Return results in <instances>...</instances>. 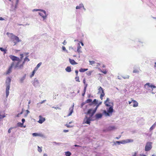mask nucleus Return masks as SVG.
Segmentation results:
<instances>
[{"instance_id":"nucleus-44","label":"nucleus","mask_w":156,"mask_h":156,"mask_svg":"<svg viewBox=\"0 0 156 156\" xmlns=\"http://www.w3.org/2000/svg\"><path fill=\"white\" fill-rule=\"evenodd\" d=\"M62 50L64 51H66L67 52V50L66 49V48L65 46H62Z\"/></svg>"},{"instance_id":"nucleus-43","label":"nucleus","mask_w":156,"mask_h":156,"mask_svg":"<svg viewBox=\"0 0 156 156\" xmlns=\"http://www.w3.org/2000/svg\"><path fill=\"white\" fill-rule=\"evenodd\" d=\"M12 127H11L8 130V133H10L11 132V130L12 129Z\"/></svg>"},{"instance_id":"nucleus-20","label":"nucleus","mask_w":156,"mask_h":156,"mask_svg":"<svg viewBox=\"0 0 156 156\" xmlns=\"http://www.w3.org/2000/svg\"><path fill=\"white\" fill-rule=\"evenodd\" d=\"M11 81V79L9 77H8L6 80V84H9L10 85Z\"/></svg>"},{"instance_id":"nucleus-48","label":"nucleus","mask_w":156,"mask_h":156,"mask_svg":"<svg viewBox=\"0 0 156 156\" xmlns=\"http://www.w3.org/2000/svg\"><path fill=\"white\" fill-rule=\"evenodd\" d=\"M75 72L76 73V76H77L78 75V71L77 70H76L75 71Z\"/></svg>"},{"instance_id":"nucleus-55","label":"nucleus","mask_w":156,"mask_h":156,"mask_svg":"<svg viewBox=\"0 0 156 156\" xmlns=\"http://www.w3.org/2000/svg\"><path fill=\"white\" fill-rule=\"evenodd\" d=\"M26 111L27 112V114H28L30 112L28 110H27Z\"/></svg>"},{"instance_id":"nucleus-39","label":"nucleus","mask_w":156,"mask_h":156,"mask_svg":"<svg viewBox=\"0 0 156 156\" xmlns=\"http://www.w3.org/2000/svg\"><path fill=\"white\" fill-rule=\"evenodd\" d=\"M38 151L39 152H41L42 151L41 148L39 146H38Z\"/></svg>"},{"instance_id":"nucleus-7","label":"nucleus","mask_w":156,"mask_h":156,"mask_svg":"<svg viewBox=\"0 0 156 156\" xmlns=\"http://www.w3.org/2000/svg\"><path fill=\"white\" fill-rule=\"evenodd\" d=\"M98 93H101L100 98L102 100L103 99V97H104L105 95L104 90L101 87H100L98 89Z\"/></svg>"},{"instance_id":"nucleus-64","label":"nucleus","mask_w":156,"mask_h":156,"mask_svg":"<svg viewBox=\"0 0 156 156\" xmlns=\"http://www.w3.org/2000/svg\"><path fill=\"white\" fill-rule=\"evenodd\" d=\"M44 156H47V155L46 154H44Z\"/></svg>"},{"instance_id":"nucleus-34","label":"nucleus","mask_w":156,"mask_h":156,"mask_svg":"<svg viewBox=\"0 0 156 156\" xmlns=\"http://www.w3.org/2000/svg\"><path fill=\"white\" fill-rule=\"evenodd\" d=\"M75 79L76 81L78 82H80V81L79 80V76H76L75 78Z\"/></svg>"},{"instance_id":"nucleus-19","label":"nucleus","mask_w":156,"mask_h":156,"mask_svg":"<svg viewBox=\"0 0 156 156\" xmlns=\"http://www.w3.org/2000/svg\"><path fill=\"white\" fill-rule=\"evenodd\" d=\"M32 135L34 136H43V135L41 133H34L32 134Z\"/></svg>"},{"instance_id":"nucleus-25","label":"nucleus","mask_w":156,"mask_h":156,"mask_svg":"<svg viewBox=\"0 0 156 156\" xmlns=\"http://www.w3.org/2000/svg\"><path fill=\"white\" fill-rule=\"evenodd\" d=\"M39 83L37 80H34L33 82V84L34 86H36L37 84Z\"/></svg>"},{"instance_id":"nucleus-37","label":"nucleus","mask_w":156,"mask_h":156,"mask_svg":"<svg viewBox=\"0 0 156 156\" xmlns=\"http://www.w3.org/2000/svg\"><path fill=\"white\" fill-rule=\"evenodd\" d=\"M35 72H36V71H34V70L33 71L32 74L30 76V77L31 78L33 76H34V74L35 73Z\"/></svg>"},{"instance_id":"nucleus-26","label":"nucleus","mask_w":156,"mask_h":156,"mask_svg":"<svg viewBox=\"0 0 156 156\" xmlns=\"http://www.w3.org/2000/svg\"><path fill=\"white\" fill-rule=\"evenodd\" d=\"M65 154L66 156H70L71 153L69 151H67L65 152Z\"/></svg>"},{"instance_id":"nucleus-14","label":"nucleus","mask_w":156,"mask_h":156,"mask_svg":"<svg viewBox=\"0 0 156 156\" xmlns=\"http://www.w3.org/2000/svg\"><path fill=\"white\" fill-rule=\"evenodd\" d=\"M73 107H74V105H73V106L72 107H71L69 108V111L70 112L68 115V116H69L70 115L72 114V113L73 112Z\"/></svg>"},{"instance_id":"nucleus-51","label":"nucleus","mask_w":156,"mask_h":156,"mask_svg":"<svg viewBox=\"0 0 156 156\" xmlns=\"http://www.w3.org/2000/svg\"><path fill=\"white\" fill-rule=\"evenodd\" d=\"M136 154H137V153H136V152L134 153V154H133L132 156H136Z\"/></svg>"},{"instance_id":"nucleus-50","label":"nucleus","mask_w":156,"mask_h":156,"mask_svg":"<svg viewBox=\"0 0 156 156\" xmlns=\"http://www.w3.org/2000/svg\"><path fill=\"white\" fill-rule=\"evenodd\" d=\"M66 43H67V42L66 41V40H64V41H63V44L64 45H65V44H66Z\"/></svg>"},{"instance_id":"nucleus-24","label":"nucleus","mask_w":156,"mask_h":156,"mask_svg":"<svg viewBox=\"0 0 156 156\" xmlns=\"http://www.w3.org/2000/svg\"><path fill=\"white\" fill-rule=\"evenodd\" d=\"M0 50L4 52V54H5L6 53L7 50L6 49H4L2 47H0Z\"/></svg>"},{"instance_id":"nucleus-45","label":"nucleus","mask_w":156,"mask_h":156,"mask_svg":"<svg viewBox=\"0 0 156 156\" xmlns=\"http://www.w3.org/2000/svg\"><path fill=\"white\" fill-rule=\"evenodd\" d=\"M87 84H86V86H84V92H86V88H87Z\"/></svg>"},{"instance_id":"nucleus-40","label":"nucleus","mask_w":156,"mask_h":156,"mask_svg":"<svg viewBox=\"0 0 156 156\" xmlns=\"http://www.w3.org/2000/svg\"><path fill=\"white\" fill-rule=\"evenodd\" d=\"M83 83L84 84L85 86H86V84H87L86 83V79H85V78L83 79Z\"/></svg>"},{"instance_id":"nucleus-2","label":"nucleus","mask_w":156,"mask_h":156,"mask_svg":"<svg viewBox=\"0 0 156 156\" xmlns=\"http://www.w3.org/2000/svg\"><path fill=\"white\" fill-rule=\"evenodd\" d=\"M6 34L13 41L14 45L16 44L17 43L21 41V40H20L18 37L14 35L12 33L7 32Z\"/></svg>"},{"instance_id":"nucleus-54","label":"nucleus","mask_w":156,"mask_h":156,"mask_svg":"<svg viewBox=\"0 0 156 156\" xmlns=\"http://www.w3.org/2000/svg\"><path fill=\"white\" fill-rule=\"evenodd\" d=\"M46 101V100H44V101H42L41 102H40V103L41 104H42L44 102Z\"/></svg>"},{"instance_id":"nucleus-61","label":"nucleus","mask_w":156,"mask_h":156,"mask_svg":"<svg viewBox=\"0 0 156 156\" xmlns=\"http://www.w3.org/2000/svg\"><path fill=\"white\" fill-rule=\"evenodd\" d=\"M121 136H119V137H115V138L116 139H118L119 138H120V137Z\"/></svg>"},{"instance_id":"nucleus-16","label":"nucleus","mask_w":156,"mask_h":156,"mask_svg":"<svg viewBox=\"0 0 156 156\" xmlns=\"http://www.w3.org/2000/svg\"><path fill=\"white\" fill-rule=\"evenodd\" d=\"M115 129V128L114 126H109L107 129V131H110Z\"/></svg>"},{"instance_id":"nucleus-5","label":"nucleus","mask_w":156,"mask_h":156,"mask_svg":"<svg viewBox=\"0 0 156 156\" xmlns=\"http://www.w3.org/2000/svg\"><path fill=\"white\" fill-rule=\"evenodd\" d=\"M133 141V140L131 139H127L126 140H124L121 141H117L116 142V143H117L119 144H125L127 143L130 142H132Z\"/></svg>"},{"instance_id":"nucleus-3","label":"nucleus","mask_w":156,"mask_h":156,"mask_svg":"<svg viewBox=\"0 0 156 156\" xmlns=\"http://www.w3.org/2000/svg\"><path fill=\"white\" fill-rule=\"evenodd\" d=\"M101 103V102L99 103V104H98L94 110H92L91 109H89L88 110L87 112V114L90 115V117H92L94 115L95 113L98 106Z\"/></svg>"},{"instance_id":"nucleus-31","label":"nucleus","mask_w":156,"mask_h":156,"mask_svg":"<svg viewBox=\"0 0 156 156\" xmlns=\"http://www.w3.org/2000/svg\"><path fill=\"white\" fill-rule=\"evenodd\" d=\"M89 62H90V64L92 65H94V64L96 63L94 61H93L90 60L89 61Z\"/></svg>"},{"instance_id":"nucleus-29","label":"nucleus","mask_w":156,"mask_h":156,"mask_svg":"<svg viewBox=\"0 0 156 156\" xmlns=\"http://www.w3.org/2000/svg\"><path fill=\"white\" fill-rule=\"evenodd\" d=\"M30 61V60L28 58V57L27 56L25 58V59H24V62H23V64H23L25 62H26V61H27V62H28Z\"/></svg>"},{"instance_id":"nucleus-62","label":"nucleus","mask_w":156,"mask_h":156,"mask_svg":"<svg viewBox=\"0 0 156 156\" xmlns=\"http://www.w3.org/2000/svg\"><path fill=\"white\" fill-rule=\"evenodd\" d=\"M81 45L82 46H83V43L82 42H81Z\"/></svg>"},{"instance_id":"nucleus-18","label":"nucleus","mask_w":156,"mask_h":156,"mask_svg":"<svg viewBox=\"0 0 156 156\" xmlns=\"http://www.w3.org/2000/svg\"><path fill=\"white\" fill-rule=\"evenodd\" d=\"M133 102V107H136L138 106V103L135 100H132Z\"/></svg>"},{"instance_id":"nucleus-41","label":"nucleus","mask_w":156,"mask_h":156,"mask_svg":"<svg viewBox=\"0 0 156 156\" xmlns=\"http://www.w3.org/2000/svg\"><path fill=\"white\" fill-rule=\"evenodd\" d=\"M42 63L41 62H40L39 63L37 66V68H38L41 66V65Z\"/></svg>"},{"instance_id":"nucleus-59","label":"nucleus","mask_w":156,"mask_h":156,"mask_svg":"<svg viewBox=\"0 0 156 156\" xmlns=\"http://www.w3.org/2000/svg\"><path fill=\"white\" fill-rule=\"evenodd\" d=\"M96 64H97V66H100V64H99V63H97Z\"/></svg>"},{"instance_id":"nucleus-15","label":"nucleus","mask_w":156,"mask_h":156,"mask_svg":"<svg viewBox=\"0 0 156 156\" xmlns=\"http://www.w3.org/2000/svg\"><path fill=\"white\" fill-rule=\"evenodd\" d=\"M69 60L70 63L72 65H76L77 64L73 59L69 58Z\"/></svg>"},{"instance_id":"nucleus-53","label":"nucleus","mask_w":156,"mask_h":156,"mask_svg":"<svg viewBox=\"0 0 156 156\" xmlns=\"http://www.w3.org/2000/svg\"><path fill=\"white\" fill-rule=\"evenodd\" d=\"M66 126L68 128H69V127H71L69 125H68V124H66Z\"/></svg>"},{"instance_id":"nucleus-12","label":"nucleus","mask_w":156,"mask_h":156,"mask_svg":"<svg viewBox=\"0 0 156 156\" xmlns=\"http://www.w3.org/2000/svg\"><path fill=\"white\" fill-rule=\"evenodd\" d=\"M39 120L38 121V122L40 123L41 124L43 122H44L45 120V118L42 117L41 115H40L39 116Z\"/></svg>"},{"instance_id":"nucleus-58","label":"nucleus","mask_w":156,"mask_h":156,"mask_svg":"<svg viewBox=\"0 0 156 156\" xmlns=\"http://www.w3.org/2000/svg\"><path fill=\"white\" fill-rule=\"evenodd\" d=\"M55 108V109H60V108H59V107H57V108L55 107V108Z\"/></svg>"},{"instance_id":"nucleus-9","label":"nucleus","mask_w":156,"mask_h":156,"mask_svg":"<svg viewBox=\"0 0 156 156\" xmlns=\"http://www.w3.org/2000/svg\"><path fill=\"white\" fill-rule=\"evenodd\" d=\"M41 12L39 13L40 15L42 17L44 20L47 17L46 12L43 10H41Z\"/></svg>"},{"instance_id":"nucleus-4","label":"nucleus","mask_w":156,"mask_h":156,"mask_svg":"<svg viewBox=\"0 0 156 156\" xmlns=\"http://www.w3.org/2000/svg\"><path fill=\"white\" fill-rule=\"evenodd\" d=\"M144 87L145 88L148 90H153V89L154 88H156V87L154 85H152V84H151L150 83H147L144 85Z\"/></svg>"},{"instance_id":"nucleus-6","label":"nucleus","mask_w":156,"mask_h":156,"mask_svg":"<svg viewBox=\"0 0 156 156\" xmlns=\"http://www.w3.org/2000/svg\"><path fill=\"white\" fill-rule=\"evenodd\" d=\"M152 143L150 142H147L145 147V151H149L152 148Z\"/></svg>"},{"instance_id":"nucleus-27","label":"nucleus","mask_w":156,"mask_h":156,"mask_svg":"<svg viewBox=\"0 0 156 156\" xmlns=\"http://www.w3.org/2000/svg\"><path fill=\"white\" fill-rule=\"evenodd\" d=\"M102 115L101 114H97L96 115V117L97 118H100L102 117Z\"/></svg>"},{"instance_id":"nucleus-28","label":"nucleus","mask_w":156,"mask_h":156,"mask_svg":"<svg viewBox=\"0 0 156 156\" xmlns=\"http://www.w3.org/2000/svg\"><path fill=\"white\" fill-rule=\"evenodd\" d=\"M95 104V105L98 104V101L96 99H94L93 102H92L90 104V105Z\"/></svg>"},{"instance_id":"nucleus-30","label":"nucleus","mask_w":156,"mask_h":156,"mask_svg":"<svg viewBox=\"0 0 156 156\" xmlns=\"http://www.w3.org/2000/svg\"><path fill=\"white\" fill-rule=\"evenodd\" d=\"M81 48V46L80 45L78 46L77 51L78 52L80 53L81 52V51H80V49Z\"/></svg>"},{"instance_id":"nucleus-46","label":"nucleus","mask_w":156,"mask_h":156,"mask_svg":"<svg viewBox=\"0 0 156 156\" xmlns=\"http://www.w3.org/2000/svg\"><path fill=\"white\" fill-rule=\"evenodd\" d=\"M25 119H22V123L21 124V125H23V123H24V122H25Z\"/></svg>"},{"instance_id":"nucleus-11","label":"nucleus","mask_w":156,"mask_h":156,"mask_svg":"<svg viewBox=\"0 0 156 156\" xmlns=\"http://www.w3.org/2000/svg\"><path fill=\"white\" fill-rule=\"evenodd\" d=\"M14 63L13 62L11 65V66L8 69V70L6 71V74H8L10 73L12 71V68L14 65Z\"/></svg>"},{"instance_id":"nucleus-57","label":"nucleus","mask_w":156,"mask_h":156,"mask_svg":"<svg viewBox=\"0 0 156 156\" xmlns=\"http://www.w3.org/2000/svg\"><path fill=\"white\" fill-rule=\"evenodd\" d=\"M133 102V101H132V100L131 101H129V104H131V103Z\"/></svg>"},{"instance_id":"nucleus-21","label":"nucleus","mask_w":156,"mask_h":156,"mask_svg":"<svg viewBox=\"0 0 156 156\" xmlns=\"http://www.w3.org/2000/svg\"><path fill=\"white\" fill-rule=\"evenodd\" d=\"M84 8L83 5L82 4H80L79 5L77 6L76 7V9H80L81 8Z\"/></svg>"},{"instance_id":"nucleus-8","label":"nucleus","mask_w":156,"mask_h":156,"mask_svg":"<svg viewBox=\"0 0 156 156\" xmlns=\"http://www.w3.org/2000/svg\"><path fill=\"white\" fill-rule=\"evenodd\" d=\"M91 117H89L86 116L83 119V124H87L90 125L91 120Z\"/></svg>"},{"instance_id":"nucleus-23","label":"nucleus","mask_w":156,"mask_h":156,"mask_svg":"<svg viewBox=\"0 0 156 156\" xmlns=\"http://www.w3.org/2000/svg\"><path fill=\"white\" fill-rule=\"evenodd\" d=\"M65 69H66V71L68 72H71V67L70 66H67L66 68Z\"/></svg>"},{"instance_id":"nucleus-52","label":"nucleus","mask_w":156,"mask_h":156,"mask_svg":"<svg viewBox=\"0 0 156 156\" xmlns=\"http://www.w3.org/2000/svg\"><path fill=\"white\" fill-rule=\"evenodd\" d=\"M69 131V130H64L63 132L65 133H66L67 132H68Z\"/></svg>"},{"instance_id":"nucleus-42","label":"nucleus","mask_w":156,"mask_h":156,"mask_svg":"<svg viewBox=\"0 0 156 156\" xmlns=\"http://www.w3.org/2000/svg\"><path fill=\"white\" fill-rule=\"evenodd\" d=\"M23 111H22L21 112H20V113H18V114L17 115V116H17V117H19V115H21V114H23Z\"/></svg>"},{"instance_id":"nucleus-33","label":"nucleus","mask_w":156,"mask_h":156,"mask_svg":"<svg viewBox=\"0 0 156 156\" xmlns=\"http://www.w3.org/2000/svg\"><path fill=\"white\" fill-rule=\"evenodd\" d=\"M86 103H89L92 102V100L91 99H88L86 100Z\"/></svg>"},{"instance_id":"nucleus-56","label":"nucleus","mask_w":156,"mask_h":156,"mask_svg":"<svg viewBox=\"0 0 156 156\" xmlns=\"http://www.w3.org/2000/svg\"><path fill=\"white\" fill-rule=\"evenodd\" d=\"M4 19L2 17L0 18V20H4Z\"/></svg>"},{"instance_id":"nucleus-13","label":"nucleus","mask_w":156,"mask_h":156,"mask_svg":"<svg viewBox=\"0 0 156 156\" xmlns=\"http://www.w3.org/2000/svg\"><path fill=\"white\" fill-rule=\"evenodd\" d=\"M10 88V85L9 84H6V96L8 97L9 94V90Z\"/></svg>"},{"instance_id":"nucleus-38","label":"nucleus","mask_w":156,"mask_h":156,"mask_svg":"<svg viewBox=\"0 0 156 156\" xmlns=\"http://www.w3.org/2000/svg\"><path fill=\"white\" fill-rule=\"evenodd\" d=\"M139 72V71L137 69H135L133 71V73H136Z\"/></svg>"},{"instance_id":"nucleus-49","label":"nucleus","mask_w":156,"mask_h":156,"mask_svg":"<svg viewBox=\"0 0 156 156\" xmlns=\"http://www.w3.org/2000/svg\"><path fill=\"white\" fill-rule=\"evenodd\" d=\"M38 69V68H37V67L36 66L35 68H34V70L36 72L37 70Z\"/></svg>"},{"instance_id":"nucleus-60","label":"nucleus","mask_w":156,"mask_h":156,"mask_svg":"<svg viewBox=\"0 0 156 156\" xmlns=\"http://www.w3.org/2000/svg\"><path fill=\"white\" fill-rule=\"evenodd\" d=\"M36 11H41V9H34Z\"/></svg>"},{"instance_id":"nucleus-10","label":"nucleus","mask_w":156,"mask_h":156,"mask_svg":"<svg viewBox=\"0 0 156 156\" xmlns=\"http://www.w3.org/2000/svg\"><path fill=\"white\" fill-rule=\"evenodd\" d=\"M109 101V98H107L106 99V100L105 101L104 103L105 104V105L107 107L113 105V103L110 102Z\"/></svg>"},{"instance_id":"nucleus-47","label":"nucleus","mask_w":156,"mask_h":156,"mask_svg":"<svg viewBox=\"0 0 156 156\" xmlns=\"http://www.w3.org/2000/svg\"><path fill=\"white\" fill-rule=\"evenodd\" d=\"M101 72L103 73H104V74H106L107 73V72L105 70V71H102L101 70Z\"/></svg>"},{"instance_id":"nucleus-17","label":"nucleus","mask_w":156,"mask_h":156,"mask_svg":"<svg viewBox=\"0 0 156 156\" xmlns=\"http://www.w3.org/2000/svg\"><path fill=\"white\" fill-rule=\"evenodd\" d=\"M113 105L110 106L108 110V112L109 113H112L113 112Z\"/></svg>"},{"instance_id":"nucleus-1","label":"nucleus","mask_w":156,"mask_h":156,"mask_svg":"<svg viewBox=\"0 0 156 156\" xmlns=\"http://www.w3.org/2000/svg\"><path fill=\"white\" fill-rule=\"evenodd\" d=\"M20 58H19L18 57L12 55H11L9 56L10 58L12 61H16L18 62L16 66V67L21 68V67L23 66V64L21 65L20 66H19V64L21 61L23 57V54H20Z\"/></svg>"},{"instance_id":"nucleus-22","label":"nucleus","mask_w":156,"mask_h":156,"mask_svg":"<svg viewBox=\"0 0 156 156\" xmlns=\"http://www.w3.org/2000/svg\"><path fill=\"white\" fill-rule=\"evenodd\" d=\"M88 70V69L81 68L79 69L80 72H84Z\"/></svg>"},{"instance_id":"nucleus-32","label":"nucleus","mask_w":156,"mask_h":156,"mask_svg":"<svg viewBox=\"0 0 156 156\" xmlns=\"http://www.w3.org/2000/svg\"><path fill=\"white\" fill-rule=\"evenodd\" d=\"M92 72L93 71H89L87 72L86 73V74L88 76H90L91 74V73H92Z\"/></svg>"},{"instance_id":"nucleus-35","label":"nucleus","mask_w":156,"mask_h":156,"mask_svg":"<svg viewBox=\"0 0 156 156\" xmlns=\"http://www.w3.org/2000/svg\"><path fill=\"white\" fill-rule=\"evenodd\" d=\"M156 125L155 124H154L150 128V130H152L155 127Z\"/></svg>"},{"instance_id":"nucleus-36","label":"nucleus","mask_w":156,"mask_h":156,"mask_svg":"<svg viewBox=\"0 0 156 156\" xmlns=\"http://www.w3.org/2000/svg\"><path fill=\"white\" fill-rule=\"evenodd\" d=\"M5 115H2L0 114V122L1 121V119H3L5 117Z\"/></svg>"},{"instance_id":"nucleus-63","label":"nucleus","mask_w":156,"mask_h":156,"mask_svg":"<svg viewBox=\"0 0 156 156\" xmlns=\"http://www.w3.org/2000/svg\"><path fill=\"white\" fill-rule=\"evenodd\" d=\"M30 103H31V101H30V100L28 102V104L29 105L30 104Z\"/></svg>"}]
</instances>
